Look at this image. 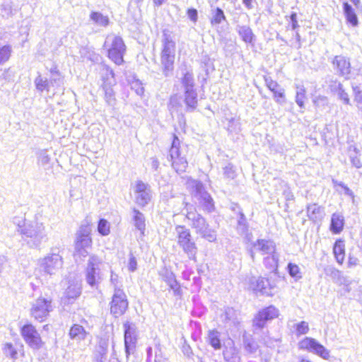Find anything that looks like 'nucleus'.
Wrapping results in <instances>:
<instances>
[{
	"label": "nucleus",
	"mask_w": 362,
	"mask_h": 362,
	"mask_svg": "<svg viewBox=\"0 0 362 362\" xmlns=\"http://www.w3.org/2000/svg\"><path fill=\"white\" fill-rule=\"evenodd\" d=\"M106 50L107 58L116 65H122L124 62V56L127 51V46L123 39L115 35H109L103 44Z\"/></svg>",
	"instance_id": "1"
},
{
	"label": "nucleus",
	"mask_w": 362,
	"mask_h": 362,
	"mask_svg": "<svg viewBox=\"0 0 362 362\" xmlns=\"http://www.w3.org/2000/svg\"><path fill=\"white\" fill-rule=\"evenodd\" d=\"M177 231V242L178 245L191 259H194L197 247L194 242L190 230L185 226L178 225L175 227Z\"/></svg>",
	"instance_id": "2"
},
{
	"label": "nucleus",
	"mask_w": 362,
	"mask_h": 362,
	"mask_svg": "<svg viewBox=\"0 0 362 362\" xmlns=\"http://www.w3.org/2000/svg\"><path fill=\"white\" fill-rule=\"evenodd\" d=\"M300 350L313 352L325 360L330 358V351L315 338L305 337L298 343Z\"/></svg>",
	"instance_id": "3"
},
{
	"label": "nucleus",
	"mask_w": 362,
	"mask_h": 362,
	"mask_svg": "<svg viewBox=\"0 0 362 362\" xmlns=\"http://www.w3.org/2000/svg\"><path fill=\"white\" fill-rule=\"evenodd\" d=\"M92 245L90 229L86 226H81L74 240L75 252L80 256L86 257L88 254V250L91 249Z\"/></svg>",
	"instance_id": "4"
},
{
	"label": "nucleus",
	"mask_w": 362,
	"mask_h": 362,
	"mask_svg": "<svg viewBox=\"0 0 362 362\" xmlns=\"http://www.w3.org/2000/svg\"><path fill=\"white\" fill-rule=\"evenodd\" d=\"M129 308V301L124 291L120 288L115 290L110 303V313L115 317L123 315Z\"/></svg>",
	"instance_id": "5"
},
{
	"label": "nucleus",
	"mask_w": 362,
	"mask_h": 362,
	"mask_svg": "<svg viewBox=\"0 0 362 362\" xmlns=\"http://www.w3.org/2000/svg\"><path fill=\"white\" fill-rule=\"evenodd\" d=\"M21 334L25 342L31 348L38 349L43 345L42 338L37 330L31 323L23 325L20 329Z\"/></svg>",
	"instance_id": "6"
},
{
	"label": "nucleus",
	"mask_w": 362,
	"mask_h": 362,
	"mask_svg": "<svg viewBox=\"0 0 362 362\" xmlns=\"http://www.w3.org/2000/svg\"><path fill=\"white\" fill-rule=\"evenodd\" d=\"M52 310V300L40 297L33 305L30 315L35 320L42 322L46 320Z\"/></svg>",
	"instance_id": "7"
},
{
	"label": "nucleus",
	"mask_w": 362,
	"mask_h": 362,
	"mask_svg": "<svg viewBox=\"0 0 362 362\" xmlns=\"http://www.w3.org/2000/svg\"><path fill=\"white\" fill-rule=\"evenodd\" d=\"M178 145L179 139L175 136L170 149L171 165L177 173H184L187 168L188 163L185 158L181 156Z\"/></svg>",
	"instance_id": "8"
},
{
	"label": "nucleus",
	"mask_w": 362,
	"mask_h": 362,
	"mask_svg": "<svg viewBox=\"0 0 362 362\" xmlns=\"http://www.w3.org/2000/svg\"><path fill=\"white\" fill-rule=\"evenodd\" d=\"M175 45L172 41H166L161 52L160 60L163 66V72L168 76L174 67V50Z\"/></svg>",
	"instance_id": "9"
},
{
	"label": "nucleus",
	"mask_w": 362,
	"mask_h": 362,
	"mask_svg": "<svg viewBox=\"0 0 362 362\" xmlns=\"http://www.w3.org/2000/svg\"><path fill=\"white\" fill-rule=\"evenodd\" d=\"M192 228L195 229L197 233L199 234L203 238L212 242L216 240V230L211 228L206 220L200 215L192 221Z\"/></svg>",
	"instance_id": "10"
},
{
	"label": "nucleus",
	"mask_w": 362,
	"mask_h": 362,
	"mask_svg": "<svg viewBox=\"0 0 362 362\" xmlns=\"http://www.w3.org/2000/svg\"><path fill=\"white\" fill-rule=\"evenodd\" d=\"M279 315L278 310L269 305L260 310L253 320V325L257 328H263L267 321L273 320Z\"/></svg>",
	"instance_id": "11"
},
{
	"label": "nucleus",
	"mask_w": 362,
	"mask_h": 362,
	"mask_svg": "<svg viewBox=\"0 0 362 362\" xmlns=\"http://www.w3.org/2000/svg\"><path fill=\"white\" fill-rule=\"evenodd\" d=\"M100 263V259L95 255L89 257L87 267L86 269V279L87 283L93 286L97 284L99 279V267Z\"/></svg>",
	"instance_id": "12"
},
{
	"label": "nucleus",
	"mask_w": 362,
	"mask_h": 362,
	"mask_svg": "<svg viewBox=\"0 0 362 362\" xmlns=\"http://www.w3.org/2000/svg\"><path fill=\"white\" fill-rule=\"evenodd\" d=\"M332 64L334 70L339 76L346 79L349 78V75L351 71V66L349 59L343 55H337L334 57Z\"/></svg>",
	"instance_id": "13"
},
{
	"label": "nucleus",
	"mask_w": 362,
	"mask_h": 362,
	"mask_svg": "<svg viewBox=\"0 0 362 362\" xmlns=\"http://www.w3.org/2000/svg\"><path fill=\"white\" fill-rule=\"evenodd\" d=\"M252 285L255 291L271 296L273 295L271 291L274 288L275 282L271 278L259 276L252 282Z\"/></svg>",
	"instance_id": "14"
},
{
	"label": "nucleus",
	"mask_w": 362,
	"mask_h": 362,
	"mask_svg": "<svg viewBox=\"0 0 362 362\" xmlns=\"http://www.w3.org/2000/svg\"><path fill=\"white\" fill-rule=\"evenodd\" d=\"M62 264V259L59 255H52L45 257L42 262L41 267L45 272L52 274L54 270L58 269Z\"/></svg>",
	"instance_id": "15"
},
{
	"label": "nucleus",
	"mask_w": 362,
	"mask_h": 362,
	"mask_svg": "<svg viewBox=\"0 0 362 362\" xmlns=\"http://www.w3.org/2000/svg\"><path fill=\"white\" fill-rule=\"evenodd\" d=\"M81 286L71 284L65 290L62 300L65 305L72 304L81 296Z\"/></svg>",
	"instance_id": "16"
},
{
	"label": "nucleus",
	"mask_w": 362,
	"mask_h": 362,
	"mask_svg": "<svg viewBox=\"0 0 362 362\" xmlns=\"http://www.w3.org/2000/svg\"><path fill=\"white\" fill-rule=\"evenodd\" d=\"M124 344L126 351L127 354L129 353V350L135 347L136 342V337L134 334V331L132 325L126 322L124 324Z\"/></svg>",
	"instance_id": "17"
},
{
	"label": "nucleus",
	"mask_w": 362,
	"mask_h": 362,
	"mask_svg": "<svg viewBox=\"0 0 362 362\" xmlns=\"http://www.w3.org/2000/svg\"><path fill=\"white\" fill-rule=\"evenodd\" d=\"M333 254L339 264H342L346 256L345 241L342 238H338L333 245Z\"/></svg>",
	"instance_id": "18"
},
{
	"label": "nucleus",
	"mask_w": 362,
	"mask_h": 362,
	"mask_svg": "<svg viewBox=\"0 0 362 362\" xmlns=\"http://www.w3.org/2000/svg\"><path fill=\"white\" fill-rule=\"evenodd\" d=\"M253 248L262 255H268L274 252L275 245L270 240L260 239L253 244Z\"/></svg>",
	"instance_id": "19"
},
{
	"label": "nucleus",
	"mask_w": 362,
	"mask_h": 362,
	"mask_svg": "<svg viewBox=\"0 0 362 362\" xmlns=\"http://www.w3.org/2000/svg\"><path fill=\"white\" fill-rule=\"evenodd\" d=\"M344 227V218L339 214H333L331 217L329 230L333 234H339Z\"/></svg>",
	"instance_id": "20"
},
{
	"label": "nucleus",
	"mask_w": 362,
	"mask_h": 362,
	"mask_svg": "<svg viewBox=\"0 0 362 362\" xmlns=\"http://www.w3.org/2000/svg\"><path fill=\"white\" fill-rule=\"evenodd\" d=\"M88 332L79 324H73L69 331V336L71 339L81 341L86 339Z\"/></svg>",
	"instance_id": "21"
},
{
	"label": "nucleus",
	"mask_w": 362,
	"mask_h": 362,
	"mask_svg": "<svg viewBox=\"0 0 362 362\" xmlns=\"http://www.w3.org/2000/svg\"><path fill=\"white\" fill-rule=\"evenodd\" d=\"M133 221L135 228L139 231L141 235H144L146 230L145 217L138 209H133Z\"/></svg>",
	"instance_id": "22"
},
{
	"label": "nucleus",
	"mask_w": 362,
	"mask_h": 362,
	"mask_svg": "<svg viewBox=\"0 0 362 362\" xmlns=\"http://www.w3.org/2000/svg\"><path fill=\"white\" fill-rule=\"evenodd\" d=\"M199 203L202 210L207 213L212 212L215 209L214 200L211 195L207 193H204L200 196Z\"/></svg>",
	"instance_id": "23"
},
{
	"label": "nucleus",
	"mask_w": 362,
	"mask_h": 362,
	"mask_svg": "<svg viewBox=\"0 0 362 362\" xmlns=\"http://www.w3.org/2000/svg\"><path fill=\"white\" fill-rule=\"evenodd\" d=\"M238 34L241 39L247 44H252L255 41V36L252 29L247 25H242L238 29Z\"/></svg>",
	"instance_id": "24"
},
{
	"label": "nucleus",
	"mask_w": 362,
	"mask_h": 362,
	"mask_svg": "<svg viewBox=\"0 0 362 362\" xmlns=\"http://www.w3.org/2000/svg\"><path fill=\"white\" fill-rule=\"evenodd\" d=\"M343 8L347 21L353 26L358 25V18L351 6L345 1L343 3Z\"/></svg>",
	"instance_id": "25"
},
{
	"label": "nucleus",
	"mask_w": 362,
	"mask_h": 362,
	"mask_svg": "<svg viewBox=\"0 0 362 362\" xmlns=\"http://www.w3.org/2000/svg\"><path fill=\"white\" fill-rule=\"evenodd\" d=\"M208 341L209 344L215 349L221 348V341L219 338V332L216 329L209 330L208 332Z\"/></svg>",
	"instance_id": "26"
},
{
	"label": "nucleus",
	"mask_w": 362,
	"mask_h": 362,
	"mask_svg": "<svg viewBox=\"0 0 362 362\" xmlns=\"http://www.w3.org/2000/svg\"><path fill=\"white\" fill-rule=\"evenodd\" d=\"M98 231L103 235L106 236L110 233V224L105 218H100L98 223Z\"/></svg>",
	"instance_id": "27"
},
{
	"label": "nucleus",
	"mask_w": 362,
	"mask_h": 362,
	"mask_svg": "<svg viewBox=\"0 0 362 362\" xmlns=\"http://www.w3.org/2000/svg\"><path fill=\"white\" fill-rule=\"evenodd\" d=\"M182 83L185 88V93H189L194 86L192 74L185 73L182 77Z\"/></svg>",
	"instance_id": "28"
},
{
	"label": "nucleus",
	"mask_w": 362,
	"mask_h": 362,
	"mask_svg": "<svg viewBox=\"0 0 362 362\" xmlns=\"http://www.w3.org/2000/svg\"><path fill=\"white\" fill-rule=\"evenodd\" d=\"M295 329L298 337L305 335L310 331L309 324L305 321H301L295 325Z\"/></svg>",
	"instance_id": "29"
},
{
	"label": "nucleus",
	"mask_w": 362,
	"mask_h": 362,
	"mask_svg": "<svg viewBox=\"0 0 362 362\" xmlns=\"http://www.w3.org/2000/svg\"><path fill=\"white\" fill-rule=\"evenodd\" d=\"M226 20V16L223 11L220 8H216L214 11V16L211 19V23L212 25L219 24Z\"/></svg>",
	"instance_id": "30"
},
{
	"label": "nucleus",
	"mask_w": 362,
	"mask_h": 362,
	"mask_svg": "<svg viewBox=\"0 0 362 362\" xmlns=\"http://www.w3.org/2000/svg\"><path fill=\"white\" fill-rule=\"evenodd\" d=\"M4 352L6 356H9L13 359H16L18 357V351L11 343H6L4 344Z\"/></svg>",
	"instance_id": "31"
},
{
	"label": "nucleus",
	"mask_w": 362,
	"mask_h": 362,
	"mask_svg": "<svg viewBox=\"0 0 362 362\" xmlns=\"http://www.w3.org/2000/svg\"><path fill=\"white\" fill-rule=\"evenodd\" d=\"M11 53V47L5 45L0 47V64L8 60Z\"/></svg>",
	"instance_id": "32"
},
{
	"label": "nucleus",
	"mask_w": 362,
	"mask_h": 362,
	"mask_svg": "<svg viewBox=\"0 0 362 362\" xmlns=\"http://www.w3.org/2000/svg\"><path fill=\"white\" fill-rule=\"evenodd\" d=\"M271 92L273 93V96L277 103H281L284 101L286 96L285 91L281 86H279L277 89H274V90H272Z\"/></svg>",
	"instance_id": "33"
},
{
	"label": "nucleus",
	"mask_w": 362,
	"mask_h": 362,
	"mask_svg": "<svg viewBox=\"0 0 362 362\" xmlns=\"http://www.w3.org/2000/svg\"><path fill=\"white\" fill-rule=\"evenodd\" d=\"M354 101L358 107L362 111V89L356 86L354 88Z\"/></svg>",
	"instance_id": "34"
},
{
	"label": "nucleus",
	"mask_w": 362,
	"mask_h": 362,
	"mask_svg": "<svg viewBox=\"0 0 362 362\" xmlns=\"http://www.w3.org/2000/svg\"><path fill=\"white\" fill-rule=\"evenodd\" d=\"M289 274L291 276L298 279L301 276L300 267L295 264L289 263L288 265Z\"/></svg>",
	"instance_id": "35"
},
{
	"label": "nucleus",
	"mask_w": 362,
	"mask_h": 362,
	"mask_svg": "<svg viewBox=\"0 0 362 362\" xmlns=\"http://www.w3.org/2000/svg\"><path fill=\"white\" fill-rule=\"evenodd\" d=\"M91 19L96 23H100L104 25L108 24V18L107 17L103 16L102 14L98 12H93L90 15Z\"/></svg>",
	"instance_id": "36"
},
{
	"label": "nucleus",
	"mask_w": 362,
	"mask_h": 362,
	"mask_svg": "<svg viewBox=\"0 0 362 362\" xmlns=\"http://www.w3.org/2000/svg\"><path fill=\"white\" fill-rule=\"evenodd\" d=\"M185 103L190 107H194L197 104L196 93L191 90L189 93H185Z\"/></svg>",
	"instance_id": "37"
},
{
	"label": "nucleus",
	"mask_w": 362,
	"mask_h": 362,
	"mask_svg": "<svg viewBox=\"0 0 362 362\" xmlns=\"http://www.w3.org/2000/svg\"><path fill=\"white\" fill-rule=\"evenodd\" d=\"M338 94L339 98L345 103L349 104V97L348 93L345 91V90L343 88L342 85L341 83L339 84L338 86Z\"/></svg>",
	"instance_id": "38"
},
{
	"label": "nucleus",
	"mask_w": 362,
	"mask_h": 362,
	"mask_svg": "<svg viewBox=\"0 0 362 362\" xmlns=\"http://www.w3.org/2000/svg\"><path fill=\"white\" fill-rule=\"evenodd\" d=\"M36 88L40 91L48 90V82L42 78H37L35 81Z\"/></svg>",
	"instance_id": "39"
},
{
	"label": "nucleus",
	"mask_w": 362,
	"mask_h": 362,
	"mask_svg": "<svg viewBox=\"0 0 362 362\" xmlns=\"http://www.w3.org/2000/svg\"><path fill=\"white\" fill-rule=\"evenodd\" d=\"M306 99V95L305 90L299 92L296 95V102L300 107H304L305 100Z\"/></svg>",
	"instance_id": "40"
},
{
	"label": "nucleus",
	"mask_w": 362,
	"mask_h": 362,
	"mask_svg": "<svg viewBox=\"0 0 362 362\" xmlns=\"http://www.w3.org/2000/svg\"><path fill=\"white\" fill-rule=\"evenodd\" d=\"M265 83L266 86L270 91L274 90V89H277L278 87L280 86L276 81H273L271 78H265Z\"/></svg>",
	"instance_id": "41"
},
{
	"label": "nucleus",
	"mask_w": 362,
	"mask_h": 362,
	"mask_svg": "<svg viewBox=\"0 0 362 362\" xmlns=\"http://www.w3.org/2000/svg\"><path fill=\"white\" fill-rule=\"evenodd\" d=\"M136 193H139V194H142V193H146V189H147V185L144 183L142 181H138L136 183Z\"/></svg>",
	"instance_id": "42"
},
{
	"label": "nucleus",
	"mask_w": 362,
	"mask_h": 362,
	"mask_svg": "<svg viewBox=\"0 0 362 362\" xmlns=\"http://www.w3.org/2000/svg\"><path fill=\"white\" fill-rule=\"evenodd\" d=\"M137 268V262L136 258L131 255L128 262V269L130 272H134Z\"/></svg>",
	"instance_id": "43"
},
{
	"label": "nucleus",
	"mask_w": 362,
	"mask_h": 362,
	"mask_svg": "<svg viewBox=\"0 0 362 362\" xmlns=\"http://www.w3.org/2000/svg\"><path fill=\"white\" fill-rule=\"evenodd\" d=\"M224 358L226 362H240V358L235 352L226 355Z\"/></svg>",
	"instance_id": "44"
},
{
	"label": "nucleus",
	"mask_w": 362,
	"mask_h": 362,
	"mask_svg": "<svg viewBox=\"0 0 362 362\" xmlns=\"http://www.w3.org/2000/svg\"><path fill=\"white\" fill-rule=\"evenodd\" d=\"M187 13L191 21L194 23L197 21V11L195 8H189Z\"/></svg>",
	"instance_id": "45"
},
{
	"label": "nucleus",
	"mask_w": 362,
	"mask_h": 362,
	"mask_svg": "<svg viewBox=\"0 0 362 362\" xmlns=\"http://www.w3.org/2000/svg\"><path fill=\"white\" fill-rule=\"evenodd\" d=\"M290 18L291 21V28L293 30H296L298 28V23L297 21V14L296 13H292L290 16Z\"/></svg>",
	"instance_id": "46"
},
{
	"label": "nucleus",
	"mask_w": 362,
	"mask_h": 362,
	"mask_svg": "<svg viewBox=\"0 0 362 362\" xmlns=\"http://www.w3.org/2000/svg\"><path fill=\"white\" fill-rule=\"evenodd\" d=\"M358 264V259L354 255L349 254L348 259V266L352 267Z\"/></svg>",
	"instance_id": "47"
},
{
	"label": "nucleus",
	"mask_w": 362,
	"mask_h": 362,
	"mask_svg": "<svg viewBox=\"0 0 362 362\" xmlns=\"http://www.w3.org/2000/svg\"><path fill=\"white\" fill-rule=\"evenodd\" d=\"M351 163L357 168H361L362 166L361 160H360L359 158H358L356 156L352 158Z\"/></svg>",
	"instance_id": "48"
},
{
	"label": "nucleus",
	"mask_w": 362,
	"mask_h": 362,
	"mask_svg": "<svg viewBox=\"0 0 362 362\" xmlns=\"http://www.w3.org/2000/svg\"><path fill=\"white\" fill-rule=\"evenodd\" d=\"M312 210V213H315V211H319V207L316 206V204H313L311 206H309L308 208V212L310 213V211Z\"/></svg>",
	"instance_id": "49"
},
{
	"label": "nucleus",
	"mask_w": 362,
	"mask_h": 362,
	"mask_svg": "<svg viewBox=\"0 0 362 362\" xmlns=\"http://www.w3.org/2000/svg\"><path fill=\"white\" fill-rule=\"evenodd\" d=\"M243 4L248 8L252 7V0H243Z\"/></svg>",
	"instance_id": "50"
},
{
	"label": "nucleus",
	"mask_w": 362,
	"mask_h": 362,
	"mask_svg": "<svg viewBox=\"0 0 362 362\" xmlns=\"http://www.w3.org/2000/svg\"><path fill=\"white\" fill-rule=\"evenodd\" d=\"M141 198L142 200H144L142 205H144L147 203L148 200L149 199V197L147 194H146L144 196L141 195Z\"/></svg>",
	"instance_id": "51"
},
{
	"label": "nucleus",
	"mask_w": 362,
	"mask_h": 362,
	"mask_svg": "<svg viewBox=\"0 0 362 362\" xmlns=\"http://www.w3.org/2000/svg\"><path fill=\"white\" fill-rule=\"evenodd\" d=\"M352 4L356 7L358 8L360 6V0H350Z\"/></svg>",
	"instance_id": "52"
},
{
	"label": "nucleus",
	"mask_w": 362,
	"mask_h": 362,
	"mask_svg": "<svg viewBox=\"0 0 362 362\" xmlns=\"http://www.w3.org/2000/svg\"><path fill=\"white\" fill-rule=\"evenodd\" d=\"M164 0H154V3L156 4V5H160L163 2Z\"/></svg>",
	"instance_id": "53"
},
{
	"label": "nucleus",
	"mask_w": 362,
	"mask_h": 362,
	"mask_svg": "<svg viewBox=\"0 0 362 362\" xmlns=\"http://www.w3.org/2000/svg\"><path fill=\"white\" fill-rule=\"evenodd\" d=\"M300 362H312L309 359H306V358H302Z\"/></svg>",
	"instance_id": "54"
},
{
	"label": "nucleus",
	"mask_w": 362,
	"mask_h": 362,
	"mask_svg": "<svg viewBox=\"0 0 362 362\" xmlns=\"http://www.w3.org/2000/svg\"><path fill=\"white\" fill-rule=\"evenodd\" d=\"M186 217H187L188 219H190V217L189 216V213L186 215Z\"/></svg>",
	"instance_id": "55"
}]
</instances>
